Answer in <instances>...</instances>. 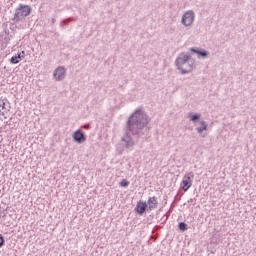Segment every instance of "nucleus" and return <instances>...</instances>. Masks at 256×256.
Instances as JSON below:
<instances>
[{
  "mask_svg": "<svg viewBox=\"0 0 256 256\" xmlns=\"http://www.w3.org/2000/svg\"><path fill=\"white\" fill-rule=\"evenodd\" d=\"M89 127H91V125L85 124V125L82 126V129H89Z\"/></svg>",
  "mask_w": 256,
  "mask_h": 256,
  "instance_id": "aec40b11",
  "label": "nucleus"
},
{
  "mask_svg": "<svg viewBox=\"0 0 256 256\" xmlns=\"http://www.w3.org/2000/svg\"><path fill=\"white\" fill-rule=\"evenodd\" d=\"M194 22H195V12H193V10L186 11L183 14L181 19L182 25H184V27H191Z\"/></svg>",
  "mask_w": 256,
  "mask_h": 256,
  "instance_id": "20e7f679",
  "label": "nucleus"
},
{
  "mask_svg": "<svg viewBox=\"0 0 256 256\" xmlns=\"http://www.w3.org/2000/svg\"><path fill=\"white\" fill-rule=\"evenodd\" d=\"M147 209H148L147 202H143V201L138 202L136 207H135V211L139 215H143V213H145V211H147Z\"/></svg>",
  "mask_w": 256,
  "mask_h": 256,
  "instance_id": "9d476101",
  "label": "nucleus"
},
{
  "mask_svg": "<svg viewBox=\"0 0 256 256\" xmlns=\"http://www.w3.org/2000/svg\"><path fill=\"white\" fill-rule=\"evenodd\" d=\"M52 23H55V18H52Z\"/></svg>",
  "mask_w": 256,
  "mask_h": 256,
  "instance_id": "412c9836",
  "label": "nucleus"
},
{
  "mask_svg": "<svg viewBox=\"0 0 256 256\" xmlns=\"http://www.w3.org/2000/svg\"><path fill=\"white\" fill-rule=\"evenodd\" d=\"M3 245H5V238L0 234V248L3 247Z\"/></svg>",
  "mask_w": 256,
  "mask_h": 256,
  "instance_id": "a211bd4d",
  "label": "nucleus"
},
{
  "mask_svg": "<svg viewBox=\"0 0 256 256\" xmlns=\"http://www.w3.org/2000/svg\"><path fill=\"white\" fill-rule=\"evenodd\" d=\"M72 139H74L76 143L81 144L87 141V136L85 135V132H83V130L78 129L73 133Z\"/></svg>",
  "mask_w": 256,
  "mask_h": 256,
  "instance_id": "423d86ee",
  "label": "nucleus"
},
{
  "mask_svg": "<svg viewBox=\"0 0 256 256\" xmlns=\"http://www.w3.org/2000/svg\"><path fill=\"white\" fill-rule=\"evenodd\" d=\"M16 57H18V59H20V61H23V59H25V51L18 52L16 54Z\"/></svg>",
  "mask_w": 256,
  "mask_h": 256,
  "instance_id": "dca6fc26",
  "label": "nucleus"
},
{
  "mask_svg": "<svg viewBox=\"0 0 256 256\" xmlns=\"http://www.w3.org/2000/svg\"><path fill=\"white\" fill-rule=\"evenodd\" d=\"M10 63H12V65H17V63H21V60L17 55H15L11 57Z\"/></svg>",
  "mask_w": 256,
  "mask_h": 256,
  "instance_id": "2eb2a0df",
  "label": "nucleus"
},
{
  "mask_svg": "<svg viewBox=\"0 0 256 256\" xmlns=\"http://www.w3.org/2000/svg\"><path fill=\"white\" fill-rule=\"evenodd\" d=\"M193 177H195V174H193V172H189L188 174L184 175L182 180L183 191H189V189H191V185H193V181L191 179H193Z\"/></svg>",
  "mask_w": 256,
  "mask_h": 256,
  "instance_id": "39448f33",
  "label": "nucleus"
},
{
  "mask_svg": "<svg viewBox=\"0 0 256 256\" xmlns=\"http://www.w3.org/2000/svg\"><path fill=\"white\" fill-rule=\"evenodd\" d=\"M175 65L178 67L179 71H181L182 75H187V73H191V71H193V67H195V60L191 58V55L181 53L177 57Z\"/></svg>",
  "mask_w": 256,
  "mask_h": 256,
  "instance_id": "f03ea898",
  "label": "nucleus"
},
{
  "mask_svg": "<svg viewBox=\"0 0 256 256\" xmlns=\"http://www.w3.org/2000/svg\"><path fill=\"white\" fill-rule=\"evenodd\" d=\"M2 109H5V103L3 100H0V113Z\"/></svg>",
  "mask_w": 256,
  "mask_h": 256,
  "instance_id": "6ab92c4d",
  "label": "nucleus"
},
{
  "mask_svg": "<svg viewBox=\"0 0 256 256\" xmlns=\"http://www.w3.org/2000/svg\"><path fill=\"white\" fill-rule=\"evenodd\" d=\"M149 125V116L141 108H138L131 114L126 122L125 134L121 138L122 145L126 149L135 147V138L145 135V127ZM133 135V136H131Z\"/></svg>",
  "mask_w": 256,
  "mask_h": 256,
  "instance_id": "f257e3e1",
  "label": "nucleus"
},
{
  "mask_svg": "<svg viewBox=\"0 0 256 256\" xmlns=\"http://www.w3.org/2000/svg\"><path fill=\"white\" fill-rule=\"evenodd\" d=\"M31 11H33V8H31V6L26 4H20L15 9L14 17L12 18L13 23H19L23 21L25 17H29V15H31Z\"/></svg>",
  "mask_w": 256,
  "mask_h": 256,
  "instance_id": "7ed1b4c3",
  "label": "nucleus"
},
{
  "mask_svg": "<svg viewBox=\"0 0 256 256\" xmlns=\"http://www.w3.org/2000/svg\"><path fill=\"white\" fill-rule=\"evenodd\" d=\"M148 205V210L153 211V209H157V205H159V201H157V197L152 196L148 198L146 203Z\"/></svg>",
  "mask_w": 256,
  "mask_h": 256,
  "instance_id": "1a4fd4ad",
  "label": "nucleus"
},
{
  "mask_svg": "<svg viewBox=\"0 0 256 256\" xmlns=\"http://www.w3.org/2000/svg\"><path fill=\"white\" fill-rule=\"evenodd\" d=\"M178 229H180V231H187L189 229V227L187 226V223L180 222L178 224Z\"/></svg>",
  "mask_w": 256,
  "mask_h": 256,
  "instance_id": "4468645a",
  "label": "nucleus"
},
{
  "mask_svg": "<svg viewBox=\"0 0 256 256\" xmlns=\"http://www.w3.org/2000/svg\"><path fill=\"white\" fill-rule=\"evenodd\" d=\"M188 118L193 123H197V121H199V119H201V114H199V113H196V114L188 113Z\"/></svg>",
  "mask_w": 256,
  "mask_h": 256,
  "instance_id": "f8f14e48",
  "label": "nucleus"
},
{
  "mask_svg": "<svg viewBox=\"0 0 256 256\" xmlns=\"http://www.w3.org/2000/svg\"><path fill=\"white\" fill-rule=\"evenodd\" d=\"M191 53H195L198 55V57H201L202 59H207L209 57L210 53L209 51L205 49H199V48H190Z\"/></svg>",
  "mask_w": 256,
  "mask_h": 256,
  "instance_id": "6e6552de",
  "label": "nucleus"
},
{
  "mask_svg": "<svg viewBox=\"0 0 256 256\" xmlns=\"http://www.w3.org/2000/svg\"><path fill=\"white\" fill-rule=\"evenodd\" d=\"M200 127H197L196 128V131L199 133V134H201V133H203L204 131H207V128L209 127V124H207V122H205V121H201L200 122Z\"/></svg>",
  "mask_w": 256,
  "mask_h": 256,
  "instance_id": "9b49d317",
  "label": "nucleus"
},
{
  "mask_svg": "<svg viewBox=\"0 0 256 256\" xmlns=\"http://www.w3.org/2000/svg\"><path fill=\"white\" fill-rule=\"evenodd\" d=\"M53 77L56 81H63V79H65V67L59 66L56 68L53 73Z\"/></svg>",
  "mask_w": 256,
  "mask_h": 256,
  "instance_id": "0eeeda50",
  "label": "nucleus"
},
{
  "mask_svg": "<svg viewBox=\"0 0 256 256\" xmlns=\"http://www.w3.org/2000/svg\"><path fill=\"white\" fill-rule=\"evenodd\" d=\"M74 20H75V18H73V17H69L67 19H64V20L61 21L60 27L62 29H65V25H67L68 23H71V21H74Z\"/></svg>",
  "mask_w": 256,
  "mask_h": 256,
  "instance_id": "ddd939ff",
  "label": "nucleus"
},
{
  "mask_svg": "<svg viewBox=\"0 0 256 256\" xmlns=\"http://www.w3.org/2000/svg\"><path fill=\"white\" fill-rule=\"evenodd\" d=\"M120 187H129V181H127L126 179H123L120 182Z\"/></svg>",
  "mask_w": 256,
  "mask_h": 256,
  "instance_id": "f3484780",
  "label": "nucleus"
}]
</instances>
